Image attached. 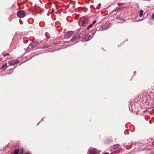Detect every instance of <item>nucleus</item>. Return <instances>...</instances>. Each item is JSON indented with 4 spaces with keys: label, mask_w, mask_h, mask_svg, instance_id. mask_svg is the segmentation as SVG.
<instances>
[{
    "label": "nucleus",
    "mask_w": 154,
    "mask_h": 154,
    "mask_svg": "<svg viewBox=\"0 0 154 154\" xmlns=\"http://www.w3.org/2000/svg\"><path fill=\"white\" fill-rule=\"evenodd\" d=\"M81 20H82V26L83 27L85 26L88 23L87 19L85 18H82L81 19Z\"/></svg>",
    "instance_id": "f03ea898"
},
{
    "label": "nucleus",
    "mask_w": 154,
    "mask_h": 154,
    "mask_svg": "<svg viewBox=\"0 0 154 154\" xmlns=\"http://www.w3.org/2000/svg\"><path fill=\"white\" fill-rule=\"evenodd\" d=\"M7 67L6 63L4 64L2 66V68L3 69H5Z\"/></svg>",
    "instance_id": "1a4fd4ad"
},
{
    "label": "nucleus",
    "mask_w": 154,
    "mask_h": 154,
    "mask_svg": "<svg viewBox=\"0 0 154 154\" xmlns=\"http://www.w3.org/2000/svg\"><path fill=\"white\" fill-rule=\"evenodd\" d=\"M88 154H97V152L94 149H91L88 152Z\"/></svg>",
    "instance_id": "423d86ee"
},
{
    "label": "nucleus",
    "mask_w": 154,
    "mask_h": 154,
    "mask_svg": "<svg viewBox=\"0 0 154 154\" xmlns=\"http://www.w3.org/2000/svg\"><path fill=\"white\" fill-rule=\"evenodd\" d=\"M44 48H47V47H45V46H44Z\"/></svg>",
    "instance_id": "aec40b11"
},
{
    "label": "nucleus",
    "mask_w": 154,
    "mask_h": 154,
    "mask_svg": "<svg viewBox=\"0 0 154 154\" xmlns=\"http://www.w3.org/2000/svg\"><path fill=\"white\" fill-rule=\"evenodd\" d=\"M152 18L153 19H154V13L152 14Z\"/></svg>",
    "instance_id": "dca6fc26"
},
{
    "label": "nucleus",
    "mask_w": 154,
    "mask_h": 154,
    "mask_svg": "<svg viewBox=\"0 0 154 154\" xmlns=\"http://www.w3.org/2000/svg\"><path fill=\"white\" fill-rule=\"evenodd\" d=\"M79 36V34H76V35L74 36L72 38L71 40L72 41H74L75 39H76Z\"/></svg>",
    "instance_id": "0eeeda50"
},
{
    "label": "nucleus",
    "mask_w": 154,
    "mask_h": 154,
    "mask_svg": "<svg viewBox=\"0 0 154 154\" xmlns=\"http://www.w3.org/2000/svg\"><path fill=\"white\" fill-rule=\"evenodd\" d=\"M119 16H117V17L116 19H117L119 18Z\"/></svg>",
    "instance_id": "a211bd4d"
},
{
    "label": "nucleus",
    "mask_w": 154,
    "mask_h": 154,
    "mask_svg": "<svg viewBox=\"0 0 154 154\" xmlns=\"http://www.w3.org/2000/svg\"><path fill=\"white\" fill-rule=\"evenodd\" d=\"M39 123H38V124H37V125H38L39 124Z\"/></svg>",
    "instance_id": "5701e85b"
},
{
    "label": "nucleus",
    "mask_w": 154,
    "mask_h": 154,
    "mask_svg": "<svg viewBox=\"0 0 154 154\" xmlns=\"http://www.w3.org/2000/svg\"><path fill=\"white\" fill-rule=\"evenodd\" d=\"M119 145L116 144L114 146L113 148L114 149H116L119 147Z\"/></svg>",
    "instance_id": "9b49d317"
},
{
    "label": "nucleus",
    "mask_w": 154,
    "mask_h": 154,
    "mask_svg": "<svg viewBox=\"0 0 154 154\" xmlns=\"http://www.w3.org/2000/svg\"><path fill=\"white\" fill-rule=\"evenodd\" d=\"M18 151L17 149H16L15 151L14 152V154H18Z\"/></svg>",
    "instance_id": "ddd939ff"
},
{
    "label": "nucleus",
    "mask_w": 154,
    "mask_h": 154,
    "mask_svg": "<svg viewBox=\"0 0 154 154\" xmlns=\"http://www.w3.org/2000/svg\"><path fill=\"white\" fill-rule=\"evenodd\" d=\"M17 15L19 18L24 17L25 16V14L24 11H19L17 12Z\"/></svg>",
    "instance_id": "f257e3e1"
},
{
    "label": "nucleus",
    "mask_w": 154,
    "mask_h": 154,
    "mask_svg": "<svg viewBox=\"0 0 154 154\" xmlns=\"http://www.w3.org/2000/svg\"><path fill=\"white\" fill-rule=\"evenodd\" d=\"M97 22V20H95L93 22V23H92V24L93 25L95 23H96Z\"/></svg>",
    "instance_id": "2eb2a0df"
},
{
    "label": "nucleus",
    "mask_w": 154,
    "mask_h": 154,
    "mask_svg": "<svg viewBox=\"0 0 154 154\" xmlns=\"http://www.w3.org/2000/svg\"><path fill=\"white\" fill-rule=\"evenodd\" d=\"M20 24H23V23L21 20H20Z\"/></svg>",
    "instance_id": "f3484780"
},
{
    "label": "nucleus",
    "mask_w": 154,
    "mask_h": 154,
    "mask_svg": "<svg viewBox=\"0 0 154 154\" xmlns=\"http://www.w3.org/2000/svg\"><path fill=\"white\" fill-rule=\"evenodd\" d=\"M10 154H14L12 152Z\"/></svg>",
    "instance_id": "412c9836"
},
{
    "label": "nucleus",
    "mask_w": 154,
    "mask_h": 154,
    "mask_svg": "<svg viewBox=\"0 0 154 154\" xmlns=\"http://www.w3.org/2000/svg\"><path fill=\"white\" fill-rule=\"evenodd\" d=\"M23 149H21V150L20 151L19 153L20 154H23Z\"/></svg>",
    "instance_id": "4468645a"
},
{
    "label": "nucleus",
    "mask_w": 154,
    "mask_h": 154,
    "mask_svg": "<svg viewBox=\"0 0 154 154\" xmlns=\"http://www.w3.org/2000/svg\"><path fill=\"white\" fill-rule=\"evenodd\" d=\"M104 154H109V153L107 152H106Z\"/></svg>",
    "instance_id": "6ab92c4d"
},
{
    "label": "nucleus",
    "mask_w": 154,
    "mask_h": 154,
    "mask_svg": "<svg viewBox=\"0 0 154 154\" xmlns=\"http://www.w3.org/2000/svg\"><path fill=\"white\" fill-rule=\"evenodd\" d=\"M143 11L142 10H140V14L139 16L140 17H141L143 15Z\"/></svg>",
    "instance_id": "9d476101"
},
{
    "label": "nucleus",
    "mask_w": 154,
    "mask_h": 154,
    "mask_svg": "<svg viewBox=\"0 0 154 154\" xmlns=\"http://www.w3.org/2000/svg\"><path fill=\"white\" fill-rule=\"evenodd\" d=\"M79 25H80V23L79 22Z\"/></svg>",
    "instance_id": "4be33fe9"
},
{
    "label": "nucleus",
    "mask_w": 154,
    "mask_h": 154,
    "mask_svg": "<svg viewBox=\"0 0 154 154\" xmlns=\"http://www.w3.org/2000/svg\"><path fill=\"white\" fill-rule=\"evenodd\" d=\"M92 38V37L90 35L88 34L85 35L84 38L83 40L84 41H88L90 39Z\"/></svg>",
    "instance_id": "20e7f679"
},
{
    "label": "nucleus",
    "mask_w": 154,
    "mask_h": 154,
    "mask_svg": "<svg viewBox=\"0 0 154 154\" xmlns=\"http://www.w3.org/2000/svg\"><path fill=\"white\" fill-rule=\"evenodd\" d=\"M73 34V32L72 31H69L67 32L65 34L66 36L69 38Z\"/></svg>",
    "instance_id": "7ed1b4c3"
},
{
    "label": "nucleus",
    "mask_w": 154,
    "mask_h": 154,
    "mask_svg": "<svg viewBox=\"0 0 154 154\" xmlns=\"http://www.w3.org/2000/svg\"><path fill=\"white\" fill-rule=\"evenodd\" d=\"M18 62V60H14L10 61L9 63V64L11 65H13L16 64Z\"/></svg>",
    "instance_id": "39448f33"
},
{
    "label": "nucleus",
    "mask_w": 154,
    "mask_h": 154,
    "mask_svg": "<svg viewBox=\"0 0 154 154\" xmlns=\"http://www.w3.org/2000/svg\"><path fill=\"white\" fill-rule=\"evenodd\" d=\"M93 26V25L91 24L90 25H89L87 29L88 30L90 28H91Z\"/></svg>",
    "instance_id": "f8f14e48"
},
{
    "label": "nucleus",
    "mask_w": 154,
    "mask_h": 154,
    "mask_svg": "<svg viewBox=\"0 0 154 154\" xmlns=\"http://www.w3.org/2000/svg\"><path fill=\"white\" fill-rule=\"evenodd\" d=\"M37 45V42H32L31 44L32 47L34 48Z\"/></svg>",
    "instance_id": "6e6552de"
}]
</instances>
